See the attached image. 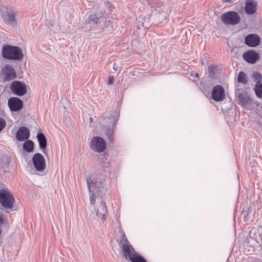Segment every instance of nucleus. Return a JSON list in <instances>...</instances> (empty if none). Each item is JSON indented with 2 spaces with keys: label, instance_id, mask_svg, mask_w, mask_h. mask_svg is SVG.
I'll list each match as a JSON object with an SVG mask.
<instances>
[{
  "label": "nucleus",
  "instance_id": "obj_1",
  "mask_svg": "<svg viewBox=\"0 0 262 262\" xmlns=\"http://www.w3.org/2000/svg\"><path fill=\"white\" fill-rule=\"evenodd\" d=\"M106 172L105 171L99 177L91 176L90 178L86 179L91 204H95L97 197H102L103 195L104 187L106 185Z\"/></svg>",
  "mask_w": 262,
  "mask_h": 262
},
{
  "label": "nucleus",
  "instance_id": "obj_30",
  "mask_svg": "<svg viewBox=\"0 0 262 262\" xmlns=\"http://www.w3.org/2000/svg\"><path fill=\"white\" fill-rule=\"evenodd\" d=\"M114 81V78L113 76H111L109 77L108 81V84L112 85L113 84Z\"/></svg>",
  "mask_w": 262,
  "mask_h": 262
},
{
  "label": "nucleus",
  "instance_id": "obj_7",
  "mask_svg": "<svg viewBox=\"0 0 262 262\" xmlns=\"http://www.w3.org/2000/svg\"><path fill=\"white\" fill-rule=\"evenodd\" d=\"M221 19L225 24L235 25L239 22L240 18L237 13L234 11H229L223 14L221 16Z\"/></svg>",
  "mask_w": 262,
  "mask_h": 262
},
{
  "label": "nucleus",
  "instance_id": "obj_13",
  "mask_svg": "<svg viewBox=\"0 0 262 262\" xmlns=\"http://www.w3.org/2000/svg\"><path fill=\"white\" fill-rule=\"evenodd\" d=\"M121 248L123 255L126 260H130L137 253L130 244L123 243Z\"/></svg>",
  "mask_w": 262,
  "mask_h": 262
},
{
  "label": "nucleus",
  "instance_id": "obj_2",
  "mask_svg": "<svg viewBox=\"0 0 262 262\" xmlns=\"http://www.w3.org/2000/svg\"><path fill=\"white\" fill-rule=\"evenodd\" d=\"M3 56L5 58L20 60L23 58L21 50L18 47L7 45L3 47Z\"/></svg>",
  "mask_w": 262,
  "mask_h": 262
},
{
  "label": "nucleus",
  "instance_id": "obj_23",
  "mask_svg": "<svg viewBox=\"0 0 262 262\" xmlns=\"http://www.w3.org/2000/svg\"><path fill=\"white\" fill-rule=\"evenodd\" d=\"M254 91L256 96L262 98V83H256Z\"/></svg>",
  "mask_w": 262,
  "mask_h": 262
},
{
  "label": "nucleus",
  "instance_id": "obj_10",
  "mask_svg": "<svg viewBox=\"0 0 262 262\" xmlns=\"http://www.w3.org/2000/svg\"><path fill=\"white\" fill-rule=\"evenodd\" d=\"M212 99L217 102L223 101L225 98L224 88L221 85L215 86L211 93Z\"/></svg>",
  "mask_w": 262,
  "mask_h": 262
},
{
  "label": "nucleus",
  "instance_id": "obj_4",
  "mask_svg": "<svg viewBox=\"0 0 262 262\" xmlns=\"http://www.w3.org/2000/svg\"><path fill=\"white\" fill-rule=\"evenodd\" d=\"M16 77V73L13 68L10 64L4 66L0 72V78L3 82L10 81Z\"/></svg>",
  "mask_w": 262,
  "mask_h": 262
},
{
  "label": "nucleus",
  "instance_id": "obj_3",
  "mask_svg": "<svg viewBox=\"0 0 262 262\" xmlns=\"http://www.w3.org/2000/svg\"><path fill=\"white\" fill-rule=\"evenodd\" d=\"M14 198L9 189L2 187L0 189V203L6 209H12L14 203Z\"/></svg>",
  "mask_w": 262,
  "mask_h": 262
},
{
  "label": "nucleus",
  "instance_id": "obj_19",
  "mask_svg": "<svg viewBox=\"0 0 262 262\" xmlns=\"http://www.w3.org/2000/svg\"><path fill=\"white\" fill-rule=\"evenodd\" d=\"M256 3L253 1L248 0L246 3L245 11L248 14H253L256 11Z\"/></svg>",
  "mask_w": 262,
  "mask_h": 262
},
{
  "label": "nucleus",
  "instance_id": "obj_29",
  "mask_svg": "<svg viewBox=\"0 0 262 262\" xmlns=\"http://www.w3.org/2000/svg\"><path fill=\"white\" fill-rule=\"evenodd\" d=\"M6 123L3 118H0V132H1L6 126Z\"/></svg>",
  "mask_w": 262,
  "mask_h": 262
},
{
  "label": "nucleus",
  "instance_id": "obj_16",
  "mask_svg": "<svg viewBox=\"0 0 262 262\" xmlns=\"http://www.w3.org/2000/svg\"><path fill=\"white\" fill-rule=\"evenodd\" d=\"M260 42V37L258 35L251 34L245 38V43L251 47H255L258 46Z\"/></svg>",
  "mask_w": 262,
  "mask_h": 262
},
{
  "label": "nucleus",
  "instance_id": "obj_21",
  "mask_svg": "<svg viewBox=\"0 0 262 262\" xmlns=\"http://www.w3.org/2000/svg\"><path fill=\"white\" fill-rule=\"evenodd\" d=\"M37 137L40 148L41 149L45 148L47 146V140L45 135L42 133H39L37 134Z\"/></svg>",
  "mask_w": 262,
  "mask_h": 262
},
{
  "label": "nucleus",
  "instance_id": "obj_18",
  "mask_svg": "<svg viewBox=\"0 0 262 262\" xmlns=\"http://www.w3.org/2000/svg\"><path fill=\"white\" fill-rule=\"evenodd\" d=\"M118 118V115L116 113L113 115H112L111 116L104 118L102 123L105 125V127H108V125L110 127H114Z\"/></svg>",
  "mask_w": 262,
  "mask_h": 262
},
{
  "label": "nucleus",
  "instance_id": "obj_15",
  "mask_svg": "<svg viewBox=\"0 0 262 262\" xmlns=\"http://www.w3.org/2000/svg\"><path fill=\"white\" fill-rule=\"evenodd\" d=\"M237 99V103L243 106H251L253 104V100L246 93L239 94Z\"/></svg>",
  "mask_w": 262,
  "mask_h": 262
},
{
  "label": "nucleus",
  "instance_id": "obj_32",
  "mask_svg": "<svg viewBox=\"0 0 262 262\" xmlns=\"http://www.w3.org/2000/svg\"><path fill=\"white\" fill-rule=\"evenodd\" d=\"M4 223V220L2 216L0 215V224H3Z\"/></svg>",
  "mask_w": 262,
  "mask_h": 262
},
{
  "label": "nucleus",
  "instance_id": "obj_27",
  "mask_svg": "<svg viewBox=\"0 0 262 262\" xmlns=\"http://www.w3.org/2000/svg\"><path fill=\"white\" fill-rule=\"evenodd\" d=\"M252 77L253 79L256 81V83H262V76L259 72H256L253 74Z\"/></svg>",
  "mask_w": 262,
  "mask_h": 262
},
{
  "label": "nucleus",
  "instance_id": "obj_9",
  "mask_svg": "<svg viewBox=\"0 0 262 262\" xmlns=\"http://www.w3.org/2000/svg\"><path fill=\"white\" fill-rule=\"evenodd\" d=\"M32 162L36 170L41 171L46 168L45 159L41 154H35L32 158Z\"/></svg>",
  "mask_w": 262,
  "mask_h": 262
},
{
  "label": "nucleus",
  "instance_id": "obj_8",
  "mask_svg": "<svg viewBox=\"0 0 262 262\" xmlns=\"http://www.w3.org/2000/svg\"><path fill=\"white\" fill-rule=\"evenodd\" d=\"M5 9V10L1 12V15L3 21L6 24L15 27L16 25V20L13 11L8 8H6Z\"/></svg>",
  "mask_w": 262,
  "mask_h": 262
},
{
  "label": "nucleus",
  "instance_id": "obj_34",
  "mask_svg": "<svg viewBox=\"0 0 262 262\" xmlns=\"http://www.w3.org/2000/svg\"><path fill=\"white\" fill-rule=\"evenodd\" d=\"M90 121L91 122L92 121V118L91 117L90 118Z\"/></svg>",
  "mask_w": 262,
  "mask_h": 262
},
{
  "label": "nucleus",
  "instance_id": "obj_12",
  "mask_svg": "<svg viewBox=\"0 0 262 262\" xmlns=\"http://www.w3.org/2000/svg\"><path fill=\"white\" fill-rule=\"evenodd\" d=\"M243 57L246 61L251 64L256 63L259 58L258 54L253 50L245 52L243 55Z\"/></svg>",
  "mask_w": 262,
  "mask_h": 262
},
{
  "label": "nucleus",
  "instance_id": "obj_25",
  "mask_svg": "<svg viewBox=\"0 0 262 262\" xmlns=\"http://www.w3.org/2000/svg\"><path fill=\"white\" fill-rule=\"evenodd\" d=\"M107 129L105 133V134L108 140L112 141L113 140V136L114 135V127H110L108 125V127H106Z\"/></svg>",
  "mask_w": 262,
  "mask_h": 262
},
{
  "label": "nucleus",
  "instance_id": "obj_33",
  "mask_svg": "<svg viewBox=\"0 0 262 262\" xmlns=\"http://www.w3.org/2000/svg\"><path fill=\"white\" fill-rule=\"evenodd\" d=\"M195 76H196V77H199V74L198 73H196V74H195Z\"/></svg>",
  "mask_w": 262,
  "mask_h": 262
},
{
  "label": "nucleus",
  "instance_id": "obj_11",
  "mask_svg": "<svg viewBox=\"0 0 262 262\" xmlns=\"http://www.w3.org/2000/svg\"><path fill=\"white\" fill-rule=\"evenodd\" d=\"M8 105L11 111L17 112L23 108V103L19 98L13 97L9 99Z\"/></svg>",
  "mask_w": 262,
  "mask_h": 262
},
{
  "label": "nucleus",
  "instance_id": "obj_35",
  "mask_svg": "<svg viewBox=\"0 0 262 262\" xmlns=\"http://www.w3.org/2000/svg\"><path fill=\"white\" fill-rule=\"evenodd\" d=\"M230 0H226V2L230 1Z\"/></svg>",
  "mask_w": 262,
  "mask_h": 262
},
{
  "label": "nucleus",
  "instance_id": "obj_6",
  "mask_svg": "<svg viewBox=\"0 0 262 262\" xmlns=\"http://www.w3.org/2000/svg\"><path fill=\"white\" fill-rule=\"evenodd\" d=\"M10 89L14 95L18 96H24L27 92L26 84L19 81H12L10 84Z\"/></svg>",
  "mask_w": 262,
  "mask_h": 262
},
{
  "label": "nucleus",
  "instance_id": "obj_17",
  "mask_svg": "<svg viewBox=\"0 0 262 262\" xmlns=\"http://www.w3.org/2000/svg\"><path fill=\"white\" fill-rule=\"evenodd\" d=\"M107 214V210L105 206V203L102 200H101L100 204L96 210V215L98 217H100L102 221L104 222L106 220Z\"/></svg>",
  "mask_w": 262,
  "mask_h": 262
},
{
  "label": "nucleus",
  "instance_id": "obj_22",
  "mask_svg": "<svg viewBox=\"0 0 262 262\" xmlns=\"http://www.w3.org/2000/svg\"><path fill=\"white\" fill-rule=\"evenodd\" d=\"M23 148L27 152H32L34 149V143L31 140H26L23 144Z\"/></svg>",
  "mask_w": 262,
  "mask_h": 262
},
{
  "label": "nucleus",
  "instance_id": "obj_26",
  "mask_svg": "<svg viewBox=\"0 0 262 262\" xmlns=\"http://www.w3.org/2000/svg\"><path fill=\"white\" fill-rule=\"evenodd\" d=\"M237 80L239 82L243 83H246L247 80L246 79V76L244 72H240L238 76Z\"/></svg>",
  "mask_w": 262,
  "mask_h": 262
},
{
  "label": "nucleus",
  "instance_id": "obj_31",
  "mask_svg": "<svg viewBox=\"0 0 262 262\" xmlns=\"http://www.w3.org/2000/svg\"><path fill=\"white\" fill-rule=\"evenodd\" d=\"M146 2H147V4L150 5V6H151V7H153L154 6L152 3H151V2L150 1L147 0Z\"/></svg>",
  "mask_w": 262,
  "mask_h": 262
},
{
  "label": "nucleus",
  "instance_id": "obj_5",
  "mask_svg": "<svg viewBox=\"0 0 262 262\" xmlns=\"http://www.w3.org/2000/svg\"><path fill=\"white\" fill-rule=\"evenodd\" d=\"M90 147L95 152H102L106 148V143L101 137H94L90 141Z\"/></svg>",
  "mask_w": 262,
  "mask_h": 262
},
{
  "label": "nucleus",
  "instance_id": "obj_20",
  "mask_svg": "<svg viewBox=\"0 0 262 262\" xmlns=\"http://www.w3.org/2000/svg\"><path fill=\"white\" fill-rule=\"evenodd\" d=\"M103 14L102 13L90 14L88 17L87 24L96 25L99 23V20L102 18Z\"/></svg>",
  "mask_w": 262,
  "mask_h": 262
},
{
  "label": "nucleus",
  "instance_id": "obj_24",
  "mask_svg": "<svg viewBox=\"0 0 262 262\" xmlns=\"http://www.w3.org/2000/svg\"><path fill=\"white\" fill-rule=\"evenodd\" d=\"M129 260L131 262H147L146 260L138 252Z\"/></svg>",
  "mask_w": 262,
  "mask_h": 262
},
{
  "label": "nucleus",
  "instance_id": "obj_14",
  "mask_svg": "<svg viewBox=\"0 0 262 262\" xmlns=\"http://www.w3.org/2000/svg\"><path fill=\"white\" fill-rule=\"evenodd\" d=\"M16 139L19 141H24L30 137V130L25 126L19 128L16 134Z\"/></svg>",
  "mask_w": 262,
  "mask_h": 262
},
{
  "label": "nucleus",
  "instance_id": "obj_28",
  "mask_svg": "<svg viewBox=\"0 0 262 262\" xmlns=\"http://www.w3.org/2000/svg\"><path fill=\"white\" fill-rule=\"evenodd\" d=\"M120 243L121 247L123 246V243H125L127 245L130 244L124 233H123L122 234V239H120Z\"/></svg>",
  "mask_w": 262,
  "mask_h": 262
}]
</instances>
